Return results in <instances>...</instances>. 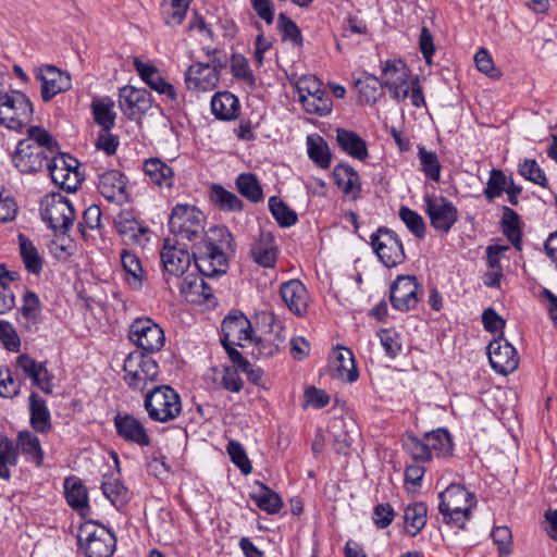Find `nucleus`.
<instances>
[{"instance_id":"obj_20","label":"nucleus","mask_w":557,"mask_h":557,"mask_svg":"<svg viewBox=\"0 0 557 557\" xmlns=\"http://www.w3.org/2000/svg\"><path fill=\"white\" fill-rule=\"evenodd\" d=\"M252 341V327L250 321L242 312L226 315L221 324V344L243 346V342Z\"/></svg>"},{"instance_id":"obj_8","label":"nucleus","mask_w":557,"mask_h":557,"mask_svg":"<svg viewBox=\"0 0 557 557\" xmlns=\"http://www.w3.org/2000/svg\"><path fill=\"white\" fill-rule=\"evenodd\" d=\"M41 216L51 230L66 234L75 220V210L67 198L51 194L41 202Z\"/></svg>"},{"instance_id":"obj_13","label":"nucleus","mask_w":557,"mask_h":557,"mask_svg":"<svg viewBox=\"0 0 557 557\" xmlns=\"http://www.w3.org/2000/svg\"><path fill=\"white\" fill-rule=\"evenodd\" d=\"M381 85L388 88L391 96L403 101L409 96L410 70L401 60H387L382 69Z\"/></svg>"},{"instance_id":"obj_33","label":"nucleus","mask_w":557,"mask_h":557,"mask_svg":"<svg viewBox=\"0 0 557 557\" xmlns=\"http://www.w3.org/2000/svg\"><path fill=\"white\" fill-rule=\"evenodd\" d=\"M14 445L17 447V453L21 451L26 461L34 463L36 467L42 466L45 453L37 435L30 431H21Z\"/></svg>"},{"instance_id":"obj_38","label":"nucleus","mask_w":557,"mask_h":557,"mask_svg":"<svg viewBox=\"0 0 557 557\" xmlns=\"http://www.w3.org/2000/svg\"><path fill=\"white\" fill-rule=\"evenodd\" d=\"M101 490L103 495L117 509L125 506L129 500L128 490L126 488L124 483L113 474L103 475Z\"/></svg>"},{"instance_id":"obj_51","label":"nucleus","mask_w":557,"mask_h":557,"mask_svg":"<svg viewBox=\"0 0 557 557\" xmlns=\"http://www.w3.org/2000/svg\"><path fill=\"white\" fill-rule=\"evenodd\" d=\"M403 447L416 462H426L432 459L424 436L419 438L413 434H407L403 440Z\"/></svg>"},{"instance_id":"obj_22","label":"nucleus","mask_w":557,"mask_h":557,"mask_svg":"<svg viewBox=\"0 0 557 557\" xmlns=\"http://www.w3.org/2000/svg\"><path fill=\"white\" fill-rule=\"evenodd\" d=\"M114 226L126 244L145 247L149 240L148 226L138 222L131 211H121L114 218Z\"/></svg>"},{"instance_id":"obj_19","label":"nucleus","mask_w":557,"mask_h":557,"mask_svg":"<svg viewBox=\"0 0 557 557\" xmlns=\"http://www.w3.org/2000/svg\"><path fill=\"white\" fill-rule=\"evenodd\" d=\"M113 421L116 434L126 443L136 444L140 447H147L151 444L147 429L135 416L128 412H117Z\"/></svg>"},{"instance_id":"obj_17","label":"nucleus","mask_w":557,"mask_h":557,"mask_svg":"<svg viewBox=\"0 0 557 557\" xmlns=\"http://www.w3.org/2000/svg\"><path fill=\"white\" fill-rule=\"evenodd\" d=\"M487 355L491 367L499 374L507 375L518 368L519 357L517 350L503 337L490 343Z\"/></svg>"},{"instance_id":"obj_46","label":"nucleus","mask_w":557,"mask_h":557,"mask_svg":"<svg viewBox=\"0 0 557 557\" xmlns=\"http://www.w3.org/2000/svg\"><path fill=\"white\" fill-rule=\"evenodd\" d=\"M210 199L220 210L235 212L243 210V201L234 193L226 190L221 185H212Z\"/></svg>"},{"instance_id":"obj_28","label":"nucleus","mask_w":557,"mask_h":557,"mask_svg":"<svg viewBox=\"0 0 557 557\" xmlns=\"http://www.w3.org/2000/svg\"><path fill=\"white\" fill-rule=\"evenodd\" d=\"M281 297L288 309L298 317L307 313L309 295L306 286L299 280L284 282L280 288Z\"/></svg>"},{"instance_id":"obj_41","label":"nucleus","mask_w":557,"mask_h":557,"mask_svg":"<svg viewBox=\"0 0 557 557\" xmlns=\"http://www.w3.org/2000/svg\"><path fill=\"white\" fill-rule=\"evenodd\" d=\"M27 136L28 137L26 139H28L29 147L38 148V150L47 153L49 158H52L60 151V147L57 140L50 135L49 132L40 126L28 127Z\"/></svg>"},{"instance_id":"obj_54","label":"nucleus","mask_w":557,"mask_h":557,"mask_svg":"<svg viewBox=\"0 0 557 557\" xmlns=\"http://www.w3.org/2000/svg\"><path fill=\"white\" fill-rule=\"evenodd\" d=\"M418 157L420 160L421 171L431 181L438 182L441 178V163L437 154L433 151H429L425 147L420 146L418 148Z\"/></svg>"},{"instance_id":"obj_45","label":"nucleus","mask_w":557,"mask_h":557,"mask_svg":"<svg viewBox=\"0 0 557 557\" xmlns=\"http://www.w3.org/2000/svg\"><path fill=\"white\" fill-rule=\"evenodd\" d=\"M18 453L14 442L8 436H0V478L9 481L11 478V467L17 465Z\"/></svg>"},{"instance_id":"obj_16","label":"nucleus","mask_w":557,"mask_h":557,"mask_svg":"<svg viewBox=\"0 0 557 557\" xmlns=\"http://www.w3.org/2000/svg\"><path fill=\"white\" fill-rule=\"evenodd\" d=\"M191 257L193 255L189 253L186 247H181V243L170 245V239L164 242L160 259L166 283L169 282L168 276L178 278L184 275L190 265Z\"/></svg>"},{"instance_id":"obj_44","label":"nucleus","mask_w":557,"mask_h":557,"mask_svg":"<svg viewBox=\"0 0 557 557\" xmlns=\"http://www.w3.org/2000/svg\"><path fill=\"white\" fill-rule=\"evenodd\" d=\"M307 151L309 158L321 169H329L331 165V152L326 141L319 135L307 137Z\"/></svg>"},{"instance_id":"obj_43","label":"nucleus","mask_w":557,"mask_h":557,"mask_svg":"<svg viewBox=\"0 0 557 557\" xmlns=\"http://www.w3.org/2000/svg\"><path fill=\"white\" fill-rule=\"evenodd\" d=\"M257 484L260 491L252 493L250 495L251 499L261 510L265 511L267 513H277L283 506L281 496L265 484L261 482H257Z\"/></svg>"},{"instance_id":"obj_56","label":"nucleus","mask_w":557,"mask_h":557,"mask_svg":"<svg viewBox=\"0 0 557 557\" xmlns=\"http://www.w3.org/2000/svg\"><path fill=\"white\" fill-rule=\"evenodd\" d=\"M399 218L416 237H424L425 223L423 221V218L418 212L411 210L408 207H401L399 209Z\"/></svg>"},{"instance_id":"obj_31","label":"nucleus","mask_w":557,"mask_h":557,"mask_svg":"<svg viewBox=\"0 0 557 557\" xmlns=\"http://www.w3.org/2000/svg\"><path fill=\"white\" fill-rule=\"evenodd\" d=\"M334 182L337 187L346 195L350 196L352 200L360 197L361 183L360 176L357 171L349 164H338L333 170Z\"/></svg>"},{"instance_id":"obj_35","label":"nucleus","mask_w":557,"mask_h":557,"mask_svg":"<svg viewBox=\"0 0 557 557\" xmlns=\"http://www.w3.org/2000/svg\"><path fill=\"white\" fill-rule=\"evenodd\" d=\"M143 170L150 182L159 187L171 188L174 184V172L160 158H150L144 162Z\"/></svg>"},{"instance_id":"obj_60","label":"nucleus","mask_w":557,"mask_h":557,"mask_svg":"<svg viewBox=\"0 0 557 557\" xmlns=\"http://www.w3.org/2000/svg\"><path fill=\"white\" fill-rule=\"evenodd\" d=\"M507 185V177L503 173V171L493 169L490 173V178L486 183V187L484 189V196L488 200H494L499 197L505 190Z\"/></svg>"},{"instance_id":"obj_47","label":"nucleus","mask_w":557,"mask_h":557,"mask_svg":"<svg viewBox=\"0 0 557 557\" xmlns=\"http://www.w3.org/2000/svg\"><path fill=\"white\" fill-rule=\"evenodd\" d=\"M502 228L508 240L518 249L521 244V227L518 213L509 207H503Z\"/></svg>"},{"instance_id":"obj_5","label":"nucleus","mask_w":557,"mask_h":557,"mask_svg":"<svg viewBox=\"0 0 557 557\" xmlns=\"http://www.w3.org/2000/svg\"><path fill=\"white\" fill-rule=\"evenodd\" d=\"M77 542L86 557H111L116 548L114 533L92 521L79 527Z\"/></svg>"},{"instance_id":"obj_58","label":"nucleus","mask_w":557,"mask_h":557,"mask_svg":"<svg viewBox=\"0 0 557 557\" xmlns=\"http://www.w3.org/2000/svg\"><path fill=\"white\" fill-rule=\"evenodd\" d=\"M205 276L195 273L187 274L180 286L182 295L190 302H199V289L203 287Z\"/></svg>"},{"instance_id":"obj_32","label":"nucleus","mask_w":557,"mask_h":557,"mask_svg":"<svg viewBox=\"0 0 557 557\" xmlns=\"http://www.w3.org/2000/svg\"><path fill=\"white\" fill-rule=\"evenodd\" d=\"M29 423L35 432L41 434L48 433L52 428L47 403L35 392L29 395Z\"/></svg>"},{"instance_id":"obj_39","label":"nucleus","mask_w":557,"mask_h":557,"mask_svg":"<svg viewBox=\"0 0 557 557\" xmlns=\"http://www.w3.org/2000/svg\"><path fill=\"white\" fill-rule=\"evenodd\" d=\"M20 255L25 265V269L35 275L42 271L44 259L33 242L24 234L18 237Z\"/></svg>"},{"instance_id":"obj_53","label":"nucleus","mask_w":557,"mask_h":557,"mask_svg":"<svg viewBox=\"0 0 557 557\" xmlns=\"http://www.w3.org/2000/svg\"><path fill=\"white\" fill-rule=\"evenodd\" d=\"M95 122L102 127L103 131H111L115 124V112L113 111V102L94 101L91 104Z\"/></svg>"},{"instance_id":"obj_61","label":"nucleus","mask_w":557,"mask_h":557,"mask_svg":"<svg viewBox=\"0 0 557 557\" xmlns=\"http://www.w3.org/2000/svg\"><path fill=\"white\" fill-rule=\"evenodd\" d=\"M519 173L528 181L542 187H546L547 178L544 171L534 159H527L519 168Z\"/></svg>"},{"instance_id":"obj_2","label":"nucleus","mask_w":557,"mask_h":557,"mask_svg":"<svg viewBox=\"0 0 557 557\" xmlns=\"http://www.w3.org/2000/svg\"><path fill=\"white\" fill-rule=\"evenodd\" d=\"M438 512L442 521L457 529H465L476 506L475 495L463 485L453 483L438 494Z\"/></svg>"},{"instance_id":"obj_6","label":"nucleus","mask_w":557,"mask_h":557,"mask_svg":"<svg viewBox=\"0 0 557 557\" xmlns=\"http://www.w3.org/2000/svg\"><path fill=\"white\" fill-rule=\"evenodd\" d=\"M29 98L17 90L0 94V124L12 131H21L33 119Z\"/></svg>"},{"instance_id":"obj_29","label":"nucleus","mask_w":557,"mask_h":557,"mask_svg":"<svg viewBox=\"0 0 557 557\" xmlns=\"http://www.w3.org/2000/svg\"><path fill=\"white\" fill-rule=\"evenodd\" d=\"M251 257L263 268H273L277 260L275 238L270 232H261L251 245Z\"/></svg>"},{"instance_id":"obj_26","label":"nucleus","mask_w":557,"mask_h":557,"mask_svg":"<svg viewBox=\"0 0 557 557\" xmlns=\"http://www.w3.org/2000/svg\"><path fill=\"white\" fill-rule=\"evenodd\" d=\"M134 67L140 78L159 95L165 96V98L172 102H177L178 95L174 86L166 82L160 71L151 64H147L138 59L134 60Z\"/></svg>"},{"instance_id":"obj_59","label":"nucleus","mask_w":557,"mask_h":557,"mask_svg":"<svg viewBox=\"0 0 557 557\" xmlns=\"http://www.w3.org/2000/svg\"><path fill=\"white\" fill-rule=\"evenodd\" d=\"M231 73L235 78L244 81L249 87H255V75L249 67L247 59L243 55H233L231 61Z\"/></svg>"},{"instance_id":"obj_55","label":"nucleus","mask_w":557,"mask_h":557,"mask_svg":"<svg viewBox=\"0 0 557 557\" xmlns=\"http://www.w3.org/2000/svg\"><path fill=\"white\" fill-rule=\"evenodd\" d=\"M187 9L188 3L184 0H170L162 9L164 22L171 26L180 25L186 16Z\"/></svg>"},{"instance_id":"obj_64","label":"nucleus","mask_w":557,"mask_h":557,"mask_svg":"<svg viewBox=\"0 0 557 557\" xmlns=\"http://www.w3.org/2000/svg\"><path fill=\"white\" fill-rule=\"evenodd\" d=\"M121 262L125 272L140 285L143 278V268L139 258L129 251H123L121 253Z\"/></svg>"},{"instance_id":"obj_14","label":"nucleus","mask_w":557,"mask_h":557,"mask_svg":"<svg viewBox=\"0 0 557 557\" xmlns=\"http://www.w3.org/2000/svg\"><path fill=\"white\" fill-rule=\"evenodd\" d=\"M119 107L127 119L137 121L151 109L152 98L147 89L126 85L119 91Z\"/></svg>"},{"instance_id":"obj_11","label":"nucleus","mask_w":557,"mask_h":557,"mask_svg":"<svg viewBox=\"0 0 557 557\" xmlns=\"http://www.w3.org/2000/svg\"><path fill=\"white\" fill-rule=\"evenodd\" d=\"M128 338L143 351L157 352L165 342L164 332L150 318H138L129 326Z\"/></svg>"},{"instance_id":"obj_1","label":"nucleus","mask_w":557,"mask_h":557,"mask_svg":"<svg viewBox=\"0 0 557 557\" xmlns=\"http://www.w3.org/2000/svg\"><path fill=\"white\" fill-rule=\"evenodd\" d=\"M232 234L225 226L211 227L202 239L191 245L196 268L202 276L214 277L227 269L225 248L231 247Z\"/></svg>"},{"instance_id":"obj_10","label":"nucleus","mask_w":557,"mask_h":557,"mask_svg":"<svg viewBox=\"0 0 557 557\" xmlns=\"http://www.w3.org/2000/svg\"><path fill=\"white\" fill-rule=\"evenodd\" d=\"M370 239L375 255L386 268H394L405 261L403 243L393 230L379 227Z\"/></svg>"},{"instance_id":"obj_12","label":"nucleus","mask_w":557,"mask_h":557,"mask_svg":"<svg viewBox=\"0 0 557 557\" xmlns=\"http://www.w3.org/2000/svg\"><path fill=\"white\" fill-rule=\"evenodd\" d=\"M52 182L67 191H75L78 186V161L67 153L58 152L47 166Z\"/></svg>"},{"instance_id":"obj_52","label":"nucleus","mask_w":557,"mask_h":557,"mask_svg":"<svg viewBox=\"0 0 557 557\" xmlns=\"http://www.w3.org/2000/svg\"><path fill=\"white\" fill-rule=\"evenodd\" d=\"M277 27L283 41H288L295 47H302L304 38L300 28L285 13H280Z\"/></svg>"},{"instance_id":"obj_36","label":"nucleus","mask_w":557,"mask_h":557,"mask_svg":"<svg viewBox=\"0 0 557 557\" xmlns=\"http://www.w3.org/2000/svg\"><path fill=\"white\" fill-rule=\"evenodd\" d=\"M64 490L69 506L81 515H85L89 510V505L88 493L83 482L77 478H67Z\"/></svg>"},{"instance_id":"obj_40","label":"nucleus","mask_w":557,"mask_h":557,"mask_svg":"<svg viewBox=\"0 0 557 557\" xmlns=\"http://www.w3.org/2000/svg\"><path fill=\"white\" fill-rule=\"evenodd\" d=\"M428 506L422 502L408 505L404 510L406 531L410 536H416L426 524Z\"/></svg>"},{"instance_id":"obj_63","label":"nucleus","mask_w":557,"mask_h":557,"mask_svg":"<svg viewBox=\"0 0 557 557\" xmlns=\"http://www.w3.org/2000/svg\"><path fill=\"white\" fill-rule=\"evenodd\" d=\"M227 453L234 465H236L244 474H249L252 471V466L242 444L235 441H230L227 445Z\"/></svg>"},{"instance_id":"obj_37","label":"nucleus","mask_w":557,"mask_h":557,"mask_svg":"<svg viewBox=\"0 0 557 557\" xmlns=\"http://www.w3.org/2000/svg\"><path fill=\"white\" fill-rule=\"evenodd\" d=\"M336 140L341 149L349 156L358 160H366L368 158L367 144L357 133L338 128L336 131Z\"/></svg>"},{"instance_id":"obj_57","label":"nucleus","mask_w":557,"mask_h":557,"mask_svg":"<svg viewBox=\"0 0 557 557\" xmlns=\"http://www.w3.org/2000/svg\"><path fill=\"white\" fill-rule=\"evenodd\" d=\"M382 347L389 358H396L401 352V338L397 331L384 329L377 333Z\"/></svg>"},{"instance_id":"obj_21","label":"nucleus","mask_w":557,"mask_h":557,"mask_svg":"<svg viewBox=\"0 0 557 557\" xmlns=\"http://www.w3.org/2000/svg\"><path fill=\"white\" fill-rule=\"evenodd\" d=\"M12 161L21 173L30 174L47 168L50 158L38 148L29 147L28 139H22L16 146Z\"/></svg>"},{"instance_id":"obj_25","label":"nucleus","mask_w":557,"mask_h":557,"mask_svg":"<svg viewBox=\"0 0 557 557\" xmlns=\"http://www.w3.org/2000/svg\"><path fill=\"white\" fill-rule=\"evenodd\" d=\"M16 367L30 377L34 386H38L45 394H52L53 375L48 371L46 362H37L34 358L23 354L16 358Z\"/></svg>"},{"instance_id":"obj_50","label":"nucleus","mask_w":557,"mask_h":557,"mask_svg":"<svg viewBox=\"0 0 557 557\" xmlns=\"http://www.w3.org/2000/svg\"><path fill=\"white\" fill-rule=\"evenodd\" d=\"M269 210L274 220L282 227H289L298 221L296 212L276 196H272L269 199Z\"/></svg>"},{"instance_id":"obj_7","label":"nucleus","mask_w":557,"mask_h":557,"mask_svg":"<svg viewBox=\"0 0 557 557\" xmlns=\"http://www.w3.org/2000/svg\"><path fill=\"white\" fill-rule=\"evenodd\" d=\"M124 382L134 389L143 392L149 383H153L159 375L158 362L143 351H133L127 355L123 364Z\"/></svg>"},{"instance_id":"obj_48","label":"nucleus","mask_w":557,"mask_h":557,"mask_svg":"<svg viewBox=\"0 0 557 557\" xmlns=\"http://www.w3.org/2000/svg\"><path fill=\"white\" fill-rule=\"evenodd\" d=\"M299 102L307 113L319 116L329 114L333 106L332 99L324 89L309 97L301 96Z\"/></svg>"},{"instance_id":"obj_18","label":"nucleus","mask_w":557,"mask_h":557,"mask_svg":"<svg viewBox=\"0 0 557 557\" xmlns=\"http://www.w3.org/2000/svg\"><path fill=\"white\" fill-rule=\"evenodd\" d=\"M35 76L41 82V98L45 102L72 87L70 74L62 72L54 65L48 64L37 69Z\"/></svg>"},{"instance_id":"obj_27","label":"nucleus","mask_w":557,"mask_h":557,"mask_svg":"<svg viewBox=\"0 0 557 557\" xmlns=\"http://www.w3.org/2000/svg\"><path fill=\"white\" fill-rule=\"evenodd\" d=\"M329 367L332 377L345 383H352L357 381L359 376L354 354L348 348H336L332 352Z\"/></svg>"},{"instance_id":"obj_34","label":"nucleus","mask_w":557,"mask_h":557,"mask_svg":"<svg viewBox=\"0 0 557 557\" xmlns=\"http://www.w3.org/2000/svg\"><path fill=\"white\" fill-rule=\"evenodd\" d=\"M41 312V301L38 295L29 289H26L20 308V323L25 330L32 331L37 329L39 315Z\"/></svg>"},{"instance_id":"obj_62","label":"nucleus","mask_w":557,"mask_h":557,"mask_svg":"<svg viewBox=\"0 0 557 557\" xmlns=\"http://www.w3.org/2000/svg\"><path fill=\"white\" fill-rule=\"evenodd\" d=\"M21 382L15 380L9 368H0V396L4 398H13L18 395Z\"/></svg>"},{"instance_id":"obj_23","label":"nucleus","mask_w":557,"mask_h":557,"mask_svg":"<svg viewBox=\"0 0 557 557\" xmlns=\"http://www.w3.org/2000/svg\"><path fill=\"white\" fill-rule=\"evenodd\" d=\"M127 177L119 170H108L98 176L97 189L109 201L122 205L128 200Z\"/></svg>"},{"instance_id":"obj_49","label":"nucleus","mask_w":557,"mask_h":557,"mask_svg":"<svg viewBox=\"0 0 557 557\" xmlns=\"http://www.w3.org/2000/svg\"><path fill=\"white\" fill-rule=\"evenodd\" d=\"M236 187L239 194L251 202H259L263 199V191L256 175L242 173L236 178Z\"/></svg>"},{"instance_id":"obj_15","label":"nucleus","mask_w":557,"mask_h":557,"mask_svg":"<svg viewBox=\"0 0 557 557\" xmlns=\"http://www.w3.org/2000/svg\"><path fill=\"white\" fill-rule=\"evenodd\" d=\"M419 283L416 276L399 275L391 286L389 300L394 309L406 312L416 308L419 301Z\"/></svg>"},{"instance_id":"obj_30","label":"nucleus","mask_w":557,"mask_h":557,"mask_svg":"<svg viewBox=\"0 0 557 557\" xmlns=\"http://www.w3.org/2000/svg\"><path fill=\"white\" fill-rule=\"evenodd\" d=\"M211 111L221 121H234L239 116L240 103L230 91L216 92L211 99Z\"/></svg>"},{"instance_id":"obj_4","label":"nucleus","mask_w":557,"mask_h":557,"mask_svg":"<svg viewBox=\"0 0 557 557\" xmlns=\"http://www.w3.org/2000/svg\"><path fill=\"white\" fill-rule=\"evenodd\" d=\"M144 407L148 417L156 422H169L182 412V401L178 393L169 385L154 386L148 391Z\"/></svg>"},{"instance_id":"obj_3","label":"nucleus","mask_w":557,"mask_h":557,"mask_svg":"<svg viewBox=\"0 0 557 557\" xmlns=\"http://www.w3.org/2000/svg\"><path fill=\"white\" fill-rule=\"evenodd\" d=\"M169 228L178 240L199 242L206 235L205 215L195 206L178 203L172 209Z\"/></svg>"},{"instance_id":"obj_9","label":"nucleus","mask_w":557,"mask_h":557,"mask_svg":"<svg viewBox=\"0 0 557 557\" xmlns=\"http://www.w3.org/2000/svg\"><path fill=\"white\" fill-rule=\"evenodd\" d=\"M423 201L431 226L447 234L458 221V209L446 197L435 194H424Z\"/></svg>"},{"instance_id":"obj_42","label":"nucleus","mask_w":557,"mask_h":557,"mask_svg":"<svg viewBox=\"0 0 557 557\" xmlns=\"http://www.w3.org/2000/svg\"><path fill=\"white\" fill-rule=\"evenodd\" d=\"M424 440L429 445L431 457H447L453 454V441L450 434L445 429H437L424 433Z\"/></svg>"},{"instance_id":"obj_24","label":"nucleus","mask_w":557,"mask_h":557,"mask_svg":"<svg viewBox=\"0 0 557 557\" xmlns=\"http://www.w3.org/2000/svg\"><path fill=\"white\" fill-rule=\"evenodd\" d=\"M219 81L220 74H218L216 70L205 62L191 64L185 73L187 89L197 92L213 90L218 86Z\"/></svg>"}]
</instances>
